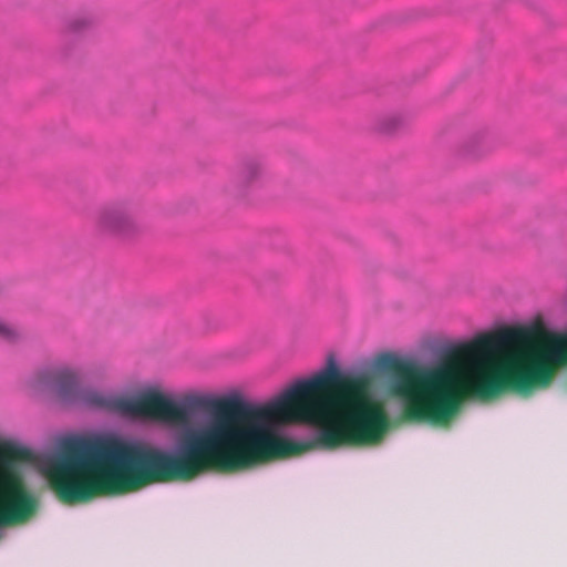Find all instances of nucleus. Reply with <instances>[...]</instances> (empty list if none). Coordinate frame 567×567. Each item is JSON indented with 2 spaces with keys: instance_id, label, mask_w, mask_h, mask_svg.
Instances as JSON below:
<instances>
[{
  "instance_id": "obj_11",
  "label": "nucleus",
  "mask_w": 567,
  "mask_h": 567,
  "mask_svg": "<svg viewBox=\"0 0 567 567\" xmlns=\"http://www.w3.org/2000/svg\"><path fill=\"white\" fill-rule=\"evenodd\" d=\"M483 147H484L483 143H478V142L474 141V140L473 141H468L466 143V146H465L466 152L470 155H473V156L477 155V148H483Z\"/></svg>"
},
{
  "instance_id": "obj_7",
  "label": "nucleus",
  "mask_w": 567,
  "mask_h": 567,
  "mask_svg": "<svg viewBox=\"0 0 567 567\" xmlns=\"http://www.w3.org/2000/svg\"><path fill=\"white\" fill-rule=\"evenodd\" d=\"M49 382L61 396L66 398L72 395L78 388V374L72 369L62 368L51 374Z\"/></svg>"
},
{
  "instance_id": "obj_8",
  "label": "nucleus",
  "mask_w": 567,
  "mask_h": 567,
  "mask_svg": "<svg viewBox=\"0 0 567 567\" xmlns=\"http://www.w3.org/2000/svg\"><path fill=\"white\" fill-rule=\"evenodd\" d=\"M404 121L399 115H388L381 118L378 123V130L384 134H391L401 128Z\"/></svg>"
},
{
  "instance_id": "obj_9",
  "label": "nucleus",
  "mask_w": 567,
  "mask_h": 567,
  "mask_svg": "<svg viewBox=\"0 0 567 567\" xmlns=\"http://www.w3.org/2000/svg\"><path fill=\"white\" fill-rule=\"evenodd\" d=\"M20 337V332L13 326L0 320V339L12 342Z\"/></svg>"
},
{
  "instance_id": "obj_1",
  "label": "nucleus",
  "mask_w": 567,
  "mask_h": 567,
  "mask_svg": "<svg viewBox=\"0 0 567 567\" xmlns=\"http://www.w3.org/2000/svg\"><path fill=\"white\" fill-rule=\"evenodd\" d=\"M388 426L372 378L331 367L268 404L218 403L213 417L184 435L178 455L116 440H82L66 445L49 463L47 475L62 503H86L190 481L209 470L233 473L313 449L378 444Z\"/></svg>"
},
{
  "instance_id": "obj_3",
  "label": "nucleus",
  "mask_w": 567,
  "mask_h": 567,
  "mask_svg": "<svg viewBox=\"0 0 567 567\" xmlns=\"http://www.w3.org/2000/svg\"><path fill=\"white\" fill-rule=\"evenodd\" d=\"M32 453L9 442L0 443V526L28 520L38 503L16 464L30 462Z\"/></svg>"
},
{
  "instance_id": "obj_4",
  "label": "nucleus",
  "mask_w": 567,
  "mask_h": 567,
  "mask_svg": "<svg viewBox=\"0 0 567 567\" xmlns=\"http://www.w3.org/2000/svg\"><path fill=\"white\" fill-rule=\"evenodd\" d=\"M530 332L522 328V395L547 388L558 368L567 365V336H555L540 346L529 344Z\"/></svg>"
},
{
  "instance_id": "obj_5",
  "label": "nucleus",
  "mask_w": 567,
  "mask_h": 567,
  "mask_svg": "<svg viewBox=\"0 0 567 567\" xmlns=\"http://www.w3.org/2000/svg\"><path fill=\"white\" fill-rule=\"evenodd\" d=\"M93 227L101 236L122 240L132 239L141 233L132 205L125 200L101 206L93 217Z\"/></svg>"
},
{
  "instance_id": "obj_10",
  "label": "nucleus",
  "mask_w": 567,
  "mask_h": 567,
  "mask_svg": "<svg viewBox=\"0 0 567 567\" xmlns=\"http://www.w3.org/2000/svg\"><path fill=\"white\" fill-rule=\"evenodd\" d=\"M93 23H94V20L92 17H86V16L76 17L70 21L69 29L71 31L79 32V31L90 28L91 25H93Z\"/></svg>"
},
{
  "instance_id": "obj_2",
  "label": "nucleus",
  "mask_w": 567,
  "mask_h": 567,
  "mask_svg": "<svg viewBox=\"0 0 567 567\" xmlns=\"http://www.w3.org/2000/svg\"><path fill=\"white\" fill-rule=\"evenodd\" d=\"M94 402L101 408L123 415L179 426L188 425L194 412L208 409L210 405L204 396H188L182 403H177L158 391H147L133 399L95 396Z\"/></svg>"
},
{
  "instance_id": "obj_6",
  "label": "nucleus",
  "mask_w": 567,
  "mask_h": 567,
  "mask_svg": "<svg viewBox=\"0 0 567 567\" xmlns=\"http://www.w3.org/2000/svg\"><path fill=\"white\" fill-rule=\"evenodd\" d=\"M266 167L258 158L240 162L231 172L223 190L229 198L240 203H251L265 184Z\"/></svg>"
}]
</instances>
